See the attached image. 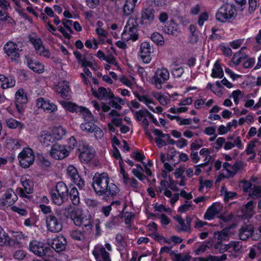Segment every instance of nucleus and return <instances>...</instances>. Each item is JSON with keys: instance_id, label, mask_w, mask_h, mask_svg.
<instances>
[{"instance_id": "bf43d9fd", "label": "nucleus", "mask_w": 261, "mask_h": 261, "mask_svg": "<svg viewBox=\"0 0 261 261\" xmlns=\"http://www.w3.org/2000/svg\"><path fill=\"white\" fill-rule=\"evenodd\" d=\"M71 237L77 241H83L85 239V234L80 230H73L70 232Z\"/></svg>"}, {"instance_id": "aec40b11", "label": "nucleus", "mask_w": 261, "mask_h": 261, "mask_svg": "<svg viewBox=\"0 0 261 261\" xmlns=\"http://www.w3.org/2000/svg\"><path fill=\"white\" fill-rule=\"evenodd\" d=\"M36 105L38 108H41L44 111L52 113L57 111V106L48 100L43 98H39L36 100Z\"/></svg>"}, {"instance_id": "423d86ee", "label": "nucleus", "mask_w": 261, "mask_h": 261, "mask_svg": "<svg viewBox=\"0 0 261 261\" xmlns=\"http://www.w3.org/2000/svg\"><path fill=\"white\" fill-rule=\"evenodd\" d=\"M112 250L111 245L109 243H106L105 246L97 245L92 251V254L96 261H111L109 251Z\"/></svg>"}, {"instance_id": "c85d7f7f", "label": "nucleus", "mask_w": 261, "mask_h": 261, "mask_svg": "<svg viewBox=\"0 0 261 261\" xmlns=\"http://www.w3.org/2000/svg\"><path fill=\"white\" fill-rule=\"evenodd\" d=\"M164 32L168 35H177L179 33L178 25L171 19L165 25Z\"/></svg>"}, {"instance_id": "49530a36", "label": "nucleus", "mask_w": 261, "mask_h": 261, "mask_svg": "<svg viewBox=\"0 0 261 261\" xmlns=\"http://www.w3.org/2000/svg\"><path fill=\"white\" fill-rule=\"evenodd\" d=\"M136 168L133 169L132 171V173L140 180L145 179L146 177L143 174L144 169L143 167L140 164H136Z\"/></svg>"}, {"instance_id": "e2e57ef3", "label": "nucleus", "mask_w": 261, "mask_h": 261, "mask_svg": "<svg viewBox=\"0 0 261 261\" xmlns=\"http://www.w3.org/2000/svg\"><path fill=\"white\" fill-rule=\"evenodd\" d=\"M147 3L154 7H162L166 4V0H147Z\"/></svg>"}, {"instance_id": "7c9ffc66", "label": "nucleus", "mask_w": 261, "mask_h": 261, "mask_svg": "<svg viewBox=\"0 0 261 261\" xmlns=\"http://www.w3.org/2000/svg\"><path fill=\"white\" fill-rule=\"evenodd\" d=\"M69 91V87L67 82L63 81L59 83V85L57 88V91L63 98L68 97Z\"/></svg>"}, {"instance_id": "f704fd0d", "label": "nucleus", "mask_w": 261, "mask_h": 261, "mask_svg": "<svg viewBox=\"0 0 261 261\" xmlns=\"http://www.w3.org/2000/svg\"><path fill=\"white\" fill-rule=\"evenodd\" d=\"M59 102L64 108L70 112L78 113L79 110H80V107L74 103L64 100L60 101Z\"/></svg>"}, {"instance_id": "bb28decb", "label": "nucleus", "mask_w": 261, "mask_h": 261, "mask_svg": "<svg viewBox=\"0 0 261 261\" xmlns=\"http://www.w3.org/2000/svg\"><path fill=\"white\" fill-rule=\"evenodd\" d=\"M255 204L253 201H248L241 208L242 213V217L246 219H249L252 217L254 214Z\"/></svg>"}, {"instance_id": "6ab92c4d", "label": "nucleus", "mask_w": 261, "mask_h": 261, "mask_svg": "<svg viewBox=\"0 0 261 261\" xmlns=\"http://www.w3.org/2000/svg\"><path fill=\"white\" fill-rule=\"evenodd\" d=\"M234 147H237L239 149L243 148L241 137L233 135L228 136L227 141L224 146V148L225 150H229Z\"/></svg>"}, {"instance_id": "37998d69", "label": "nucleus", "mask_w": 261, "mask_h": 261, "mask_svg": "<svg viewBox=\"0 0 261 261\" xmlns=\"http://www.w3.org/2000/svg\"><path fill=\"white\" fill-rule=\"evenodd\" d=\"M65 130L62 127L60 126L54 128L51 133L54 142H55L61 139L65 135Z\"/></svg>"}, {"instance_id": "680f3d73", "label": "nucleus", "mask_w": 261, "mask_h": 261, "mask_svg": "<svg viewBox=\"0 0 261 261\" xmlns=\"http://www.w3.org/2000/svg\"><path fill=\"white\" fill-rule=\"evenodd\" d=\"M119 223L118 217H112L106 223V226L108 228H112Z\"/></svg>"}, {"instance_id": "ea45409f", "label": "nucleus", "mask_w": 261, "mask_h": 261, "mask_svg": "<svg viewBox=\"0 0 261 261\" xmlns=\"http://www.w3.org/2000/svg\"><path fill=\"white\" fill-rule=\"evenodd\" d=\"M242 248L243 243L240 241H231L227 245V250L231 249L235 252H242Z\"/></svg>"}, {"instance_id": "2f4dec72", "label": "nucleus", "mask_w": 261, "mask_h": 261, "mask_svg": "<svg viewBox=\"0 0 261 261\" xmlns=\"http://www.w3.org/2000/svg\"><path fill=\"white\" fill-rule=\"evenodd\" d=\"M230 229V228H225L221 231H215L214 233V239L221 242L226 240L228 238Z\"/></svg>"}, {"instance_id": "f3484780", "label": "nucleus", "mask_w": 261, "mask_h": 261, "mask_svg": "<svg viewBox=\"0 0 261 261\" xmlns=\"http://www.w3.org/2000/svg\"><path fill=\"white\" fill-rule=\"evenodd\" d=\"M50 154L55 159L62 160L68 155L69 151L64 146L54 144L50 150Z\"/></svg>"}, {"instance_id": "473e14b6", "label": "nucleus", "mask_w": 261, "mask_h": 261, "mask_svg": "<svg viewBox=\"0 0 261 261\" xmlns=\"http://www.w3.org/2000/svg\"><path fill=\"white\" fill-rule=\"evenodd\" d=\"M21 143L22 142L18 139L8 138L6 140V147L9 150H16L22 145Z\"/></svg>"}, {"instance_id": "4c0bfd02", "label": "nucleus", "mask_w": 261, "mask_h": 261, "mask_svg": "<svg viewBox=\"0 0 261 261\" xmlns=\"http://www.w3.org/2000/svg\"><path fill=\"white\" fill-rule=\"evenodd\" d=\"M0 82H2V88L7 89L15 86V81L12 78L6 77L4 75L0 74Z\"/></svg>"}, {"instance_id": "a18cd8bd", "label": "nucleus", "mask_w": 261, "mask_h": 261, "mask_svg": "<svg viewBox=\"0 0 261 261\" xmlns=\"http://www.w3.org/2000/svg\"><path fill=\"white\" fill-rule=\"evenodd\" d=\"M177 222L180 225V227L178 229L179 231L187 232L191 233L192 231L191 226L188 225L185 222V220L181 216L177 217L176 219Z\"/></svg>"}, {"instance_id": "e433bc0d", "label": "nucleus", "mask_w": 261, "mask_h": 261, "mask_svg": "<svg viewBox=\"0 0 261 261\" xmlns=\"http://www.w3.org/2000/svg\"><path fill=\"white\" fill-rule=\"evenodd\" d=\"M28 101L27 96L23 89H19L15 93V103L25 104Z\"/></svg>"}, {"instance_id": "de8ad7c7", "label": "nucleus", "mask_w": 261, "mask_h": 261, "mask_svg": "<svg viewBox=\"0 0 261 261\" xmlns=\"http://www.w3.org/2000/svg\"><path fill=\"white\" fill-rule=\"evenodd\" d=\"M131 111L136 119L138 121H141L143 118L148 116L149 114V111L146 109L139 111H135L131 109Z\"/></svg>"}, {"instance_id": "1a4fd4ad", "label": "nucleus", "mask_w": 261, "mask_h": 261, "mask_svg": "<svg viewBox=\"0 0 261 261\" xmlns=\"http://www.w3.org/2000/svg\"><path fill=\"white\" fill-rule=\"evenodd\" d=\"M238 236L241 241H245L251 238L254 241L260 239L258 233L254 232V227L251 224L242 225L238 230Z\"/></svg>"}, {"instance_id": "4be33fe9", "label": "nucleus", "mask_w": 261, "mask_h": 261, "mask_svg": "<svg viewBox=\"0 0 261 261\" xmlns=\"http://www.w3.org/2000/svg\"><path fill=\"white\" fill-rule=\"evenodd\" d=\"M136 97L141 102H144L150 110L154 113H161L163 111V109L161 107H157L155 109H154L150 104H154L153 99L149 98L147 95H140L139 94H136Z\"/></svg>"}, {"instance_id": "79ce46f5", "label": "nucleus", "mask_w": 261, "mask_h": 261, "mask_svg": "<svg viewBox=\"0 0 261 261\" xmlns=\"http://www.w3.org/2000/svg\"><path fill=\"white\" fill-rule=\"evenodd\" d=\"M224 75L223 71L218 61H216L214 64V67L212 69L211 76L214 78H222Z\"/></svg>"}, {"instance_id": "0e129e2a", "label": "nucleus", "mask_w": 261, "mask_h": 261, "mask_svg": "<svg viewBox=\"0 0 261 261\" xmlns=\"http://www.w3.org/2000/svg\"><path fill=\"white\" fill-rule=\"evenodd\" d=\"M10 240L7 233L5 232L1 233L0 231V245L3 246L8 243Z\"/></svg>"}, {"instance_id": "4468645a", "label": "nucleus", "mask_w": 261, "mask_h": 261, "mask_svg": "<svg viewBox=\"0 0 261 261\" xmlns=\"http://www.w3.org/2000/svg\"><path fill=\"white\" fill-rule=\"evenodd\" d=\"M79 149L81 151L79 158L82 163L87 164L94 159L95 151L88 144H83Z\"/></svg>"}, {"instance_id": "f257e3e1", "label": "nucleus", "mask_w": 261, "mask_h": 261, "mask_svg": "<svg viewBox=\"0 0 261 261\" xmlns=\"http://www.w3.org/2000/svg\"><path fill=\"white\" fill-rule=\"evenodd\" d=\"M92 185L95 193L102 196L103 199L106 200L113 198L120 191L115 184L110 182L108 174L105 172L95 173L92 178Z\"/></svg>"}, {"instance_id": "c756f323", "label": "nucleus", "mask_w": 261, "mask_h": 261, "mask_svg": "<svg viewBox=\"0 0 261 261\" xmlns=\"http://www.w3.org/2000/svg\"><path fill=\"white\" fill-rule=\"evenodd\" d=\"M124 1V5L122 8V12L126 16L130 15L134 11L136 3L138 0H122Z\"/></svg>"}, {"instance_id": "cd10ccee", "label": "nucleus", "mask_w": 261, "mask_h": 261, "mask_svg": "<svg viewBox=\"0 0 261 261\" xmlns=\"http://www.w3.org/2000/svg\"><path fill=\"white\" fill-rule=\"evenodd\" d=\"M27 64L28 67L35 72L41 73L44 70V65L41 63L30 58H27Z\"/></svg>"}, {"instance_id": "8fccbe9b", "label": "nucleus", "mask_w": 261, "mask_h": 261, "mask_svg": "<svg viewBox=\"0 0 261 261\" xmlns=\"http://www.w3.org/2000/svg\"><path fill=\"white\" fill-rule=\"evenodd\" d=\"M116 246L119 251H123L127 246V244L124 240L123 236L121 233L116 234Z\"/></svg>"}, {"instance_id": "c03bdc74", "label": "nucleus", "mask_w": 261, "mask_h": 261, "mask_svg": "<svg viewBox=\"0 0 261 261\" xmlns=\"http://www.w3.org/2000/svg\"><path fill=\"white\" fill-rule=\"evenodd\" d=\"M68 196L73 205H77L80 203V197L78 190L75 187H73L68 192Z\"/></svg>"}, {"instance_id": "f8f14e48", "label": "nucleus", "mask_w": 261, "mask_h": 261, "mask_svg": "<svg viewBox=\"0 0 261 261\" xmlns=\"http://www.w3.org/2000/svg\"><path fill=\"white\" fill-rule=\"evenodd\" d=\"M20 184L23 188H18L17 189L20 196L23 198L28 197L27 195L31 194L33 192V181L27 176H22L20 179Z\"/></svg>"}, {"instance_id": "a211bd4d", "label": "nucleus", "mask_w": 261, "mask_h": 261, "mask_svg": "<svg viewBox=\"0 0 261 261\" xmlns=\"http://www.w3.org/2000/svg\"><path fill=\"white\" fill-rule=\"evenodd\" d=\"M68 175L70 177L72 181L80 189H82L85 186V181L81 177L77 169L72 165H69L67 169Z\"/></svg>"}, {"instance_id": "6e6552de", "label": "nucleus", "mask_w": 261, "mask_h": 261, "mask_svg": "<svg viewBox=\"0 0 261 261\" xmlns=\"http://www.w3.org/2000/svg\"><path fill=\"white\" fill-rule=\"evenodd\" d=\"M18 159L21 167L28 168L34 163L35 156L31 148L25 147L19 153Z\"/></svg>"}, {"instance_id": "09e8293b", "label": "nucleus", "mask_w": 261, "mask_h": 261, "mask_svg": "<svg viewBox=\"0 0 261 261\" xmlns=\"http://www.w3.org/2000/svg\"><path fill=\"white\" fill-rule=\"evenodd\" d=\"M6 123L7 126L11 129H15L17 127L22 129L24 127L22 123L13 118L6 119Z\"/></svg>"}, {"instance_id": "338daca9", "label": "nucleus", "mask_w": 261, "mask_h": 261, "mask_svg": "<svg viewBox=\"0 0 261 261\" xmlns=\"http://www.w3.org/2000/svg\"><path fill=\"white\" fill-rule=\"evenodd\" d=\"M184 72V69L182 67H178L173 69L172 71V74L174 77H180Z\"/></svg>"}, {"instance_id": "69168bd1", "label": "nucleus", "mask_w": 261, "mask_h": 261, "mask_svg": "<svg viewBox=\"0 0 261 261\" xmlns=\"http://www.w3.org/2000/svg\"><path fill=\"white\" fill-rule=\"evenodd\" d=\"M203 142L201 139H199L197 140H195L191 144V149L192 150H197L201 146H203Z\"/></svg>"}, {"instance_id": "b1692460", "label": "nucleus", "mask_w": 261, "mask_h": 261, "mask_svg": "<svg viewBox=\"0 0 261 261\" xmlns=\"http://www.w3.org/2000/svg\"><path fill=\"white\" fill-rule=\"evenodd\" d=\"M155 11L153 9L146 8L141 12V22L143 24H150L154 19Z\"/></svg>"}, {"instance_id": "13d9d810", "label": "nucleus", "mask_w": 261, "mask_h": 261, "mask_svg": "<svg viewBox=\"0 0 261 261\" xmlns=\"http://www.w3.org/2000/svg\"><path fill=\"white\" fill-rule=\"evenodd\" d=\"M170 255L173 257L174 261H189V257L186 255L182 256L180 253H175L174 251L170 252Z\"/></svg>"}, {"instance_id": "ddd939ff", "label": "nucleus", "mask_w": 261, "mask_h": 261, "mask_svg": "<svg viewBox=\"0 0 261 261\" xmlns=\"http://www.w3.org/2000/svg\"><path fill=\"white\" fill-rule=\"evenodd\" d=\"M17 199V196L14 191L11 188L7 189L1 199V208L8 207L13 205Z\"/></svg>"}, {"instance_id": "7ed1b4c3", "label": "nucleus", "mask_w": 261, "mask_h": 261, "mask_svg": "<svg viewBox=\"0 0 261 261\" xmlns=\"http://www.w3.org/2000/svg\"><path fill=\"white\" fill-rule=\"evenodd\" d=\"M237 16V11L234 7L229 4L223 5L216 14V19L222 23L230 21Z\"/></svg>"}, {"instance_id": "774afa93", "label": "nucleus", "mask_w": 261, "mask_h": 261, "mask_svg": "<svg viewBox=\"0 0 261 261\" xmlns=\"http://www.w3.org/2000/svg\"><path fill=\"white\" fill-rule=\"evenodd\" d=\"M131 157L133 159H134L136 161L138 162H140L142 164L143 160L145 159V156L144 154H142L139 151H137L135 152H134L132 155Z\"/></svg>"}, {"instance_id": "052dcab7", "label": "nucleus", "mask_w": 261, "mask_h": 261, "mask_svg": "<svg viewBox=\"0 0 261 261\" xmlns=\"http://www.w3.org/2000/svg\"><path fill=\"white\" fill-rule=\"evenodd\" d=\"M194 261H219L218 256L208 255L205 257H197L194 258Z\"/></svg>"}, {"instance_id": "6e6d98bb", "label": "nucleus", "mask_w": 261, "mask_h": 261, "mask_svg": "<svg viewBox=\"0 0 261 261\" xmlns=\"http://www.w3.org/2000/svg\"><path fill=\"white\" fill-rule=\"evenodd\" d=\"M250 193L253 198L261 197V182L254 185Z\"/></svg>"}, {"instance_id": "3c124183", "label": "nucleus", "mask_w": 261, "mask_h": 261, "mask_svg": "<svg viewBox=\"0 0 261 261\" xmlns=\"http://www.w3.org/2000/svg\"><path fill=\"white\" fill-rule=\"evenodd\" d=\"M150 39L158 45L163 46L165 43L163 36L158 32L153 33L151 35Z\"/></svg>"}, {"instance_id": "393cba45", "label": "nucleus", "mask_w": 261, "mask_h": 261, "mask_svg": "<svg viewBox=\"0 0 261 261\" xmlns=\"http://www.w3.org/2000/svg\"><path fill=\"white\" fill-rule=\"evenodd\" d=\"M38 140L43 145L48 146L55 143L52 134L48 130H42L38 137Z\"/></svg>"}, {"instance_id": "9d476101", "label": "nucleus", "mask_w": 261, "mask_h": 261, "mask_svg": "<svg viewBox=\"0 0 261 261\" xmlns=\"http://www.w3.org/2000/svg\"><path fill=\"white\" fill-rule=\"evenodd\" d=\"M170 74L165 68H158L152 77L153 83L158 89H161L162 84L166 83L169 79Z\"/></svg>"}, {"instance_id": "72a5a7b5", "label": "nucleus", "mask_w": 261, "mask_h": 261, "mask_svg": "<svg viewBox=\"0 0 261 261\" xmlns=\"http://www.w3.org/2000/svg\"><path fill=\"white\" fill-rule=\"evenodd\" d=\"M51 199L53 202L58 205H61L67 200L66 198L61 195H59L54 190L50 192Z\"/></svg>"}, {"instance_id": "412c9836", "label": "nucleus", "mask_w": 261, "mask_h": 261, "mask_svg": "<svg viewBox=\"0 0 261 261\" xmlns=\"http://www.w3.org/2000/svg\"><path fill=\"white\" fill-rule=\"evenodd\" d=\"M222 210V206L219 203L215 202L211 205L205 213L203 218L206 220H211L219 214Z\"/></svg>"}, {"instance_id": "4d7b16f0", "label": "nucleus", "mask_w": 261, "mask_h": 261, "mask_svg": "<svg viewBox=\"0 0 261 261\" xmlns=\"http://www.w3.org/2000/svg\"><path fill=\"white\" fill-rule=\"evenodd\" d=\"M246 58L247 56L246 54H242L241 55V51H238L234 55L232 59V62L235 65H238L240 64L242 60L245 59Z\"/></svg>"}, {"instance_id": "f03ea898", "label": "nucleus", "mask_w": 261, "mask_h": 261, "mask_svg": "<svg viewBox=\"0 0 261 261\" xmlns=\"http://www.w3.org/2000/svg\"><path fill=\"white\" fill-rule=\"evenodd\" d=\"M63 210L65 211L64 214L66 217L71 218L76 226H82L87 231L91 230L92 225L91 219L84 216L81 209L73 208L71 205H69Z\"/></svg>"}, {"instance_id": "5701e85b", "label": "nucleus", "mask_w": 261, "mask_h": 261, "mask_svg": "<svg viewBox=\"0 0 261 261\" xmlns=\"http://www.w3.org/2000/svg\"><path fill=\"white\" fill-rule=\"evenodd\" d=\"M67 241L63 236H58L51 240V246L57 252L63 251L66 248Z\"/></svg>"}, {"instance_id": "2eb2a0df", "label": "nucleus", "mask_w": 261, "mask_h": 261, "mask_svg": "<svg viewBox=\"0 0 261 261\" xmlns=\"http://www.w3.org/2000/svg\"><path fill=\"white\" fill-rule=\"evenodd\" d=\"M153 52V48L148 42H143L140 44L139 56L143 62L149 63L151 60V55Z\"/></svg>"}, {"instance_id": "864d4df0", "label": "nucleus", "mask_w": 261, "mask_h": 261, "mask_svg": "<svg viewBox=\"0 0 261 261\" xmlns=\"http://www.w3.org/2000/svg\"><path fill=\"white\" fill-rule=\"evenodd\" d=\"M191 33L190 36V42L192 44H195L198 42L199 38L197 33L196 32V29L194 25L191 24L189 28Z\"/></svg>"}, {"instance_id": "58836bf2", "label": "nucleus", "mask_w": 261, "mask_h": 261, "mask_svg": "<svg viewBox=\"0 0 261 261\" xmlns=\"http://www.w3.org/2000/svg\"><path fill=\"white\" fill-rule=\"evenodd\" d=\"M80 128L83 131L92 133L95 130V129H97V126L93 122L92 120H88L82 123L80 125Z\"/></svg>"}, {"instance_id": "20e7f679", "label": "nucleus", "mask_w": 261, "mask_h": 261, "mask_svg": "<svg viewBox=\"0 0 261 261\" xmlns=\"http://www.w3.org/2000/svg\"><path fill=\"white\" fill-rule=\"evenodd\" d=\"M138 19L136 17H130L124 27L122 33V37L123 40L128 41L132 40L136 41L138 39Z\"/></svg>"}, {"instance_id": "a19ab883", "label": "nucleus", "mask_w": 261, "mask_h": 261, "mask_svg": "<svg viewBox=\"0 0 261 261\" xmlns=\"http://www.w3.org/2000/svg\"><path fill=\"white\" fill-rule=\"evenodd\" d=\"M59 195H63L67 199L68 196V190L67 186L62 181H60L57 183L56 189L54 190Z\"/></svg>"}, {"instance_id": "9b49d317", "label": "nucleus", "mask_w": 261, "mask_h": 261, "mask_svg": "<svg viewBox=\"0 0 261 261\" xmlns=\"http://www.w3.org/2000/svg\"><path fill=\"white\" fill-rule=\"evenodd\" d=\"M46 225L48 231L57 233L62 229L61 219L54 214H50L46 217Z\"/></svg>"}, {"instance_id": "39448f33", "label": "nucleus", "mask_w": 261, "mask_h": 261, "mask_svg": "<svg viewBox=\"0 0 261 261\" xmlns=\"http://www.w3.org/2000/svg\"><path fill=\"white\" fill-rule=\"evenodd\" d=\"M22 43L20 41L14 42L9 41L5 44L4 50L11 60L17 61L20 58V52L22 51Z\"/></svg>"}, {"instance_id": "c9c22d12", "label": "nucleus", "mask_w": 261, "mask_h": 261, "mask_svg": "<svg viewBox=\"0 0 261 261\" xmlns=\"http://www.w3.org/2000/svg\"><path fill=\"white\" fill-rule=\"evenodd\" d=\"M245 166L246 164L242 161L236 162L232 165V170L231 172H229L228 176L230 177H234L237 172L242 171Z\"/></svg>"}, {"instance_id": "5fc2aeb1", "label": "nucleus", "mask_w": 261, "mask_h": 261, "mask_svg": "<svg viewBox=\"0 0 261 261\" xmlns=\"http://www.w3.org/2000/svg\"><path fill=\"white\" fill-rule=\"evenodd\" d=\"M70 26V25H65V28L61 26H59L57 29L58 31L63 34L65 38L69 39L71 38L70 34L73 33Z\"/></svg>"}, {"instance_id": "0eeeda50", "label": "nucleus", "mask_w": 261, "mask_h": 261, "mask_svg": "<svg viewBox=\"0 0 261 261\" xmlns=\"http://www.w3.org/2000/svg\"><path fill=\"white\" fill-rule=\"evenodd\" d=\"M30 250L39 257H46L51 255V250L43 242L34 240L30 243Z\"/></svg>"}, {"instance_id": "603ef678", "label": "nucleus", "mask_w": 261, "mask_h": 261, "mask_svg": "<svg viewBox=\"0 0 261 261\" xmlns=\"http://www.w3.org/2000/svg\"><path fill=\"white\" fill-rule=\"evenodd\" d=\"M80 109L78 113L82 116L85 121L93 120V115L88 109L80 106Z\"/></svg>"}, {"instance_id": "dca6fc26", "label": "nucleus", "mask_w": 261, "mask_h": 261, "mask_svg": "<svg viewBox=\"0 0 261 261\" xmlns=\"http://www.w3.org/2000/svg\"><path fill=\"white\" fill-rule=\"evenodd\" d=\"M30 41L33 44L36 53L39 55L49 58L50 56L49 51L45 48L42 40L38 36L30 37Z\"/></svg>"}, {"instance_id": "a878e982", "label": "nucleus", "mask_w": 261, "mask_h": 261, "mask_svg": "<svg viewBox=\"0 0 261 261\" xmlns=\"http://www.w3.org/2000/svg\"><path fill=\"white\" fill-rule=\"evenodd\" d=\"M92 91L93 95L100 100L111 99L112 98H113V93L111 90L108 91L103 87H100L97 92L94 91L93 89H92Z\"/></svg>"}]
</instances>
